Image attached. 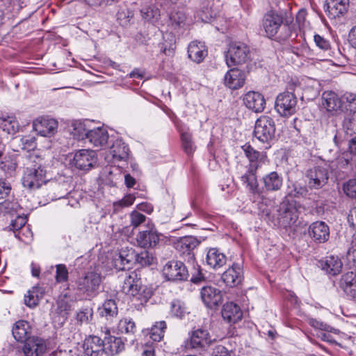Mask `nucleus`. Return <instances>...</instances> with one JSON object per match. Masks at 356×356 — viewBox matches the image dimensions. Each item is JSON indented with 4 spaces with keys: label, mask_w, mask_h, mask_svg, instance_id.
Here are the masks:
<instances>
[{
    "label": "nucleus",
    "mask_w": 356,
    "mask_h": 356,
    "mask_svg": "<svg viewBox=\"0 0 356 356\" xmlns=\"http://www.w3.org/2000/svg\"><path fill=\"white\" fill-rule=\"evenodd\" d=\"M241 148L245 156L248 159V169H251V171L257 170L267 162L266 154L263 152L255 150L248 143L243 145Z\"/></svg>",
    "instance_id": "dca6fc26"
},
{
    "label": "nucleus",
    "mask_w": 356,
    "mask_h": 356,
    "mask_svg": "<svg viewBox=\"0 0 356 356\" xmlns=\"http://www.w3.org/2000/svg\"><path fill=\"white\" fill-rule=\"evenodd\" d=\"M211 339L207 330H194L190 337V345L193 348H203L210 345Z\"/></svg>",
    "instance_id": "a878e982"
},
{
    "label": "nucleus",
    "mask_w": 356,
    "mask_h": 356,
    "mask_svg": "<svg viewBox=\"0 0 356 356\" xmlns=\"http://www.w3.org/2000/svg\"><path fill=\"white\" fill-rule=\"evenodd\" d=\"M322 269L327 273L335 275L340 273L342 262L338 257L330 256L321 263Z\"/></svg>",
    "instance_id": "58836bf2"
},
{
    "label": "nucleus",
    "mask_w": 356,
    "mask_h": 356,
    "mask_svg": "<svg viewBox=\"0 0 356 356\" xmlns=\"http://www.w3.org/2000/svg\"><path fill=\"white\" fill-rule=\"evenodd\" d=\"M245 80V73L238 69L229 70L224 76L225 85L232 90H236L241 88Z\"/></svg>",
    "instance_id": "aec40b11"
},
{
    "label": "nucleus",
    "mask_w": 356,
    "mask_h": 356,
    "mask_svg": "<svg viewBox=\"0 0 356 356\" xmlns=\"http://www.w3.org/2000/svg\"><path fill=\"white\" fill-rule=\"evenodd\" d=\"M16 142L19 143L22 149L27 152L34 150L37 147L35 138L33 136H23L19 139H16Z\"/></svg>",
    "instance_id": "603ef678"
},
{
    "label": "nucleus",
    "mask_w": 356,
    "mask_h": 356,
    "mask_svg": "<svg viewBox=\"0 0 356 356\" xmlns=\"http://www.w3.org/2000/svg\"><path fill=\"white\" fill-rule=\"evenodd\" d=\"M44 291L38 286H33L28 291L24 296V303L29 307H34L39 303L40 300L43 297Z\"/></svg>",
    "instance_id": "ea45409f"
},
{
    "label": "nucleus",
    "mask_w": 356,
    "mask_h": 356,
    "mask_svg": "<svg viewBox=\"0 0 356 356\" xmlns=\"http://www.w3.org/2000/svg\"><path fill=\"white\" fill-rule=\"evenodd\" d=\"M136 197L133 194L126 195L122 200L113 203V209L115 212L121 209L128 207L132 205L135 201Z\"/></svg>",
    "instance_id": "6e6d98bb"
},
{
    "label": "nucleus",
    "mask_w": 356,
    "mask_h": 356,
    "mask_svg": "<svg viewBox=\"0 0 356 356\" xmlns=\"http://www.w3.org/2000/svg\"><path fill=\"white\" fill-rule=\"evenodd\" d=\"M343 128L346 134L352 136L356 134V120L347 117L343 122Z\"/></svg>",
    "instance_id": "13d9d810"
},
{
    "label": "nucleus",
    "mask_w": 356,
    "mask_h": 356,
    "mask_svg": "<svg viewBox=\"0 0 356 356\" xmlns=\"http://www.w3.org/2000/svg\"><path fill=\"white\" fill-rule=\"evenodd\" d=\"M27 222L26 216H18L15 220L11 222V229L15 234L20 229L26 227Z\"/></svg>",
    "instance_id": "052dcab7"
},
{
    "label": "nucleus",
    "mask_w": 356,
    "mask_h": 356,
    "mask_svg": "<svg viewBox=\"0 0 356 356\" xmlns=\"http://www.w3.org/2000/svg\"><path fill=\"white\" fill-rule=\"evenodd\" d=\"M314 40L315 42V44L318 47H319L323 51H328V54L330 56V42L321 36L320 35L316 34L314 36Z\"/></svg>",
    "instance_id": "0e129e2a"
},
{
    "label": "nucleus",
    "mask_w": 356,
    "mask_h": 356,
    "mask_svg": "<svg viewBox=\"0 0 356 356\" xmlns=\"http://www.w3.org/2000/svg\"><path fill=\"white\" fill-rule=\"evenodd\" d=\"M136 327L134 321L129 318L121 319L118 324V330L121 333L134 334Z\"/></svg>",
    "instance_id": "09e8293b"
},
{
    "label": "nucleus",
    "mask_w": 356,
    "mask_h": 356,
    "mask_svg": "<svg viewBox=\"0 0 356 356\" xmlns=\"http://www.w3.org/2000/svg\"><path fill=\"white\" fill-rule=\"evenodd\" d=\"M167 328L165 321H161L156 322L150 329L143 330L145 335H149V338L154 341H160L164 337V333Z\"/></svg>",
    "instance_id": "f704fd0d"
},
{
    "label": "nucleus",
    "mask_w": 356,
    "mask_h": 356,
    "mask_svg": "<svg viewBox=\"0 0 356 356\" xmlns=\"http://www.w3.org/2000/svg\"><path fill=\"white\" fill-rule=\"evenodd\" d=\"M41 159L35 155H31L29 158V163L22 177V184L29 189L40 188L46 182V172L40 162Z\"/></svg>",
    "instance_id": "f257e3e1"
},
{
    "label": "nucleus",
    "mask_w": 356,
    "mask_h": 356,
    "mask_svg": "<svg viewBox=\"0 0 356 356\" xmlns=\"http://www.w3.org/2000/svg\"><path fill=\"white\" fill-rule=\"evenodd\" d=\"M334 161L321 162L306 172L308 186L310 189H320L325 186L329 179V172L333 170Z\"/></svg>",
    "instance_id": "7ed1b4c3"
},
{
    "label": "nucleus",
    "mask_w": 356,
    "mask_h": 356,
    "mask_svg": "<svg viewBox=\"0 0 356 356\" xmlns=\"http://www.w3.org/2000/svg\"><path fill=\"white\" fill-rule=\"evenodd\" d=\"M56 276L55 279L56 282L62 283L68 280L69 273L68 270L65 264H57L56 265Z\"/></svg>",
    "instance_id": "4d7b16f0"
},
{
    "label": "nucleus",
    "mask_w": 356,
    "mask_h": 356,
    "mask_svg": "<svg viewBox=\"0 0 356 356\" xmlns=\"http://www.w3.org/2000/svg\"><path fill=\"white\" fill-rule=\"evenodd\" d=\"M199 244L200 241L196 237L186 236L179 238L175 243V247L180 256L185 257V260L191 262L195 259L193 250Z\"/></svg>",
    "instance_id": "1a4fd4ad"
},
{
    "label": "nucleus",
    "mask_w": 356,
    "mask_h": 356,
    "mask_svg": "<svg viewBox=\"0 0 356 356\" xmlns=\"http://www.w3.org/2000/svg\"><path fill=\"white\" fill-rule=\"evenodd\" d=\"M211 356H232L229 352L225 346H217L213 350Z\"/></svg>",
    "instance_id": "338daca9"
},
{
    "label": "nucleus",
    "mask_w": 356,
    "mask_h": 356,
    "mask_svg": "<svg viewBox=\"0 0 356 356\" xmlns=\"http://www.w3.org/2000/svg\"><path fill=\"white\" fill-rule=\"evenodd\" d=\"M102 282L100 273L88 271L76 280V291L86 299L92 298L99 293Z\"/></svg>",
    "instance_id": "f03ea898"
},
{
    "label": "nucleus",
    "mask_w": 356,
    "mask_h": 356,
    "mask_svg": "<svg viewBox=\"0 0 356 356\" xmlns=\"http://www.w3.org/2000/svg\"><path fill=\"white\" fill-rule=\"evenodd\" d=\"M348 261L356 268V245L352 246L347 252Z\"/></svg>",
    "instance_id": "774afa93"
},
{
    "label": "nucleus",
    "mask_w": 356,
    "mask_h": 356,
    "mask_svg": "<svg viewBox=\"0 0 356 356\" xmlns=\"http://www.w3.org/2000/svg\"><path fill=\"white\" fill-rule=\"evenodd\" d=\"M309 236L316 243H325L330 236L329 227L323 221H316L309 227Z\"/></svg>",
    "instance_id": "412c9836"
},
{
    "label": "nucleus",
    "mask_w": 356,
    "mask_h": 356,
    "mask_svg": "<svg viewBox=\"0 0 356 356\" xmlns=\"http://www.w3.org/2000/svg\"><path fill=\"white\" fill-rule=\"evenodd\" d=\"M11 187L9 183L0 179V199L6 198L10 193Z\"/></svg>",
    "instance_id": "69168bd1"
},
{
    "label": "nucleus",
    "mask_w": 356,
    "mask_h": 356,
    "mask_svg": "<svg viewBox=\"0 0 356 356\" xmlns=\"http://www.w3.org/2000/svg\"><path fill=\"white\" fill-rule=\"evenodd\" d=\"M250 58L249 47L241 42H232L225 54V61L228 67L245 63Z\"/></svg>",
    "instance_id": "39448f33"
},
{
    "label": "nucleus",
    "mask_w": 356,
    "mask_h": 356,
    "mask_svg": "<svg viewBox=\"0 0 356 356\" xmlns=\"http://www.w3.org/2000/svg\"><path fill=\"white\" fill-rule=\"evenodd\" d=\"M105 329L103 339L104 351L107 356H113L124 350V346L120 338L111 336L110 330L107 328Z\"/></svg>",
    "instance_id": "a211bd4d"
},
{
    "label": "nucleus",
    "mask_w": 356,
    "mask_h": 356,
    "mask_svg": "<svg viewBox=\"0 0 356 356\" xmlns=\"http://www.w3.org/2000/svg\"><path fill=\"white\" fill-rule=\"evenodd\" d=\"M297 98L293 93L284 92L276 98L275 108L282 116H289L296 111Z\"/></svg>",
    "instance_id": "6e6552de"
},
{
    "label": "nucleus",
    "mask_w": 356,
    "mask_h": 356,
    "mask_svg": "<svg viewBox=\"0 0 356 356\" xmlns=\"http://www.w3.org/2000/svg\"><path fill=\"white\" fill-rule=\"evenodd\" d=\"M170 312L173 316L179 318H183L188 313L185 304L179 300H175L171 302Z\"/></svg>",
    "instance_id": "de8ad7c7"
},
{
    "label": "nucleus",
    "mask_w": 356,
    "mask_h": 356,
    "mask_svg": "<svg viewBox=\"0 0 356 356\" xmlns=\"http://www.w3.org/2000/svg\"><path fill=\"white\" fill-rule=\"evenodd\" d=\"M98 311L101 316L105 317L107 320L118 315V309L115 300L113 299L106 300Z\"/></svg>",
    "instance_id": "a19ab883"
},
{
    "label": "nucleus",
    "mask_w": 356,
    "mask_h": 356,
    "mask_svg": "<svg viewBox=\"0 0 356 356\" xmlns=\"http://www.w3.org/2000/svg\"><path fill=\"white\" fill-rule=\"evenodd\" d=\"M154 262V257L152 253L148 251L143 250L136 254L135 263L145 266L152 264Z\"/></svg>",
    "instance_id": "5fc2aeb1"
},
{
    "label": "nucleus",
    "mask_w": 356,
    "mask_h": 356,
    "mask_svg": "<svg viewBox=\"0 0 356 356\" xmlns=\"http://www.w3.org/2000/svg\"><path fill=\"white\" fill-rule=\"evenodd\" d=\"M108 133L102 127L90 129L88 133V140L94 146L102 147L106 145L108 140Z\"/></svg>",
    "instance_id": "cd10ccee"
},
{
    "label": "nucleus",
    "mask_w": 356,
    "mask_h": 356,
    "mask_svg": "<svg viewBox=\"0 0 356 356\" xmlns=\"http://www.w3.org/2000/svg\"><path fill=\"white\" fill-rule=\"evenodd\" d=\"M73 127L72 133L74 138L78 140L88 138V133L90 131V129L87 128V125L85 122H75L73 124Z\"/></svg>",
    "instance_id": "8fccbe9b"
},
{
    "label": "nucleus",
    "mask_w": 356,
    "mask_h": 356,
    "mask_svg": "<svg viewBox=\"0 0 356 356\" xmlns=\"http://www.w3.org/2000/svg\"><path fill=\"white\" fill-rule=\"evenodd\" d=\"M263 183L267 191H278L282 186V177L277 172H271L263 177Z\"/></svg>",
    "instance_id": "e433bc0d"
},
{
    "label": "nucleus",
    "mask_w": 356,
    "mask_h": 356,
    "mask_svg": "<svg viewBox=\"0 0 356 356\" xmlns=\"http://www.w3.org/2000/svg\"><path fill=\"white\" fill-rule=\"evenodd\" d=\"M93 311L89 307H83L76 313V321L78 325L88 324L92 318Z\"/></svg>",
    "instance_id": "a18cd8bd"
},
{
    "label": "nucleus",
    "mask_w": 356,
    "mask_h": 356,
    "mask_svg": "<svg viewBox=\"0 0 356 356\" xmlns=\"http://www.w3.org/2000/svg\"><path fill=\"white\" fill-rule=\"evenodd\" d=\"M129 147L122 139L114 141L110 148V154L115 161H125L129 156Z\"/></svg>",
    "instance_id": "c756f323"
},
{
    "label": "nucleus",
    "mask_w": 356,
    "mask_h": 356,
    "mask_svg": "<svg viewBox=\"0 0 356 356\" xmlns=\"http://www.w3.org/2000/svg\"><path fill=\"white\" fill-rule=\"evenodd\" d=\"M254 136L263 143H269L275 137V124L268 115L260 116L255 122Z\"/></svg>",
    "instance_id": "20e7f679"
},
{
    "label": "nucleus",
    "mask_w": 356,
    "mask_h": 356,
    "mask_svg": "<svg viewBox=\"0 0 356 356\" xmlns=\"http://www.w3.org/2000/svg\"><path fill=\"white\" fill-rule=\"evenodd\" d=\"M298 218V209L293 202H283L279 209L278 222L283 227H291Z\"/></svg>",
    "instance_id": "9d476101"
},
{
    "label": "nucleus",
    "mask_w": 356,
    "mask_h": 356,
    "mask_svg": "<svg viewBox=\"0 0 356 356\" xmlns=\"http://www.w3.org/2000/svg\"><path fill=\"white\" fill-rule=\"evenodd\" d=\"M31 332V327L29 323L26 321H17L13 327V335L14 338L19 342L24 343L31 337H28Z\"/></svg>",
    "instance_id": "72a5a7b5"
},
{
    "label": "nucleus",
    "mask_w": 356,
    "mask_h": 356,
    "mask_svg": "<svg viewBox=\"0 0 356 356\" xmlns=\"http://www.w3.org/2000/svg\"><path fill=\"white\" fill-rule=\"evenodd\" d=\"M136 253L132 248H122L119 252L118 259L116 261L120 260L122 266H120L119 268L124 270L126 266L125 265H130L135 263Z\"/></svg>",
    "instance_id": "37998d69"
},
{
    "label": "nucleus",
    "mask_w": 356,
    "mask_h": 356,
    "mask_svg": "<svg viewBox=\"0 0 356 356\" xmlns=\"http://www.w3.org/2000/svg\"><path fill=\"white\" fill-rule=\"evenodd\" d=\"M146 220V216L138 211H133L130 213V224L134 228L138 227L140 225L143 223Z\"/></svg>",
    "instance_id": "bf43d9fd"
},
{
    "label": "nucleus",
    "mask_w": 356,
    "mask_h": 356,
    "mask_svg": "<svg viewBox=\"0 0 356 356\" xmlns=\"http://www.w3.org/2000/svg\"><path fill=\"white\" fill-rule=\"evenodd\" d=\"M257 170L251 171L248 169L246 172L241 177L243 184H246L250 191L254 194L259 193V185L256 175Z\"/></svg>",
    "instance_id": "79ce46f5"
},
{
    "label": "nucleus",
    "mask_w": 356,
    "mask_h": 356,
    "mask_svg": "<svg viewBox=\"0 0 356 356\" xmlns=\"http://www.w3.org/2000/svg\"><path fill=\"white\" fill-rule=\"evenodd\" d=\"M153 294L152 289L147 285L143 284L140 288L136 289V292L129 293L133 298L140 302V305L146 303Z\"/></svg>",
    "instance_id": "c03bdc74"
},
{
    "label": "nucleus",
    "mask_w": 356,
    "mask_h": 356,
    "mask_svg": "<svg viewBox=\"0 0 356 356\" xmlns=\"http://www.w3.org/2000/svg\"><path fill=\"white\" fill-rule=\"evenodd\" d=\"M84 353L88 356H100L104 351V341L98 336H90L83 342Z\"/></svg>",
    "instance_id": "4be33fe9"
},
{
    "label": "nucleus",
    "mask_w": 356,
    "mask_h": 356,
    "mask_svg": "<svg viewBox=\"0 0 356 356\" xmlns=\"http://www.w3.org/2000/svg\"><path fill=\"white\" fill-rule=\"evenodd\" d=\"M33 128L38 134L44 137H51L57 131L58 122L53 118L40 117L33 121Z\"/></svg>",
    "instance_id": "f3484780"
},
{
    "label": "nucleus",
    "mask_w": 356,
    "mask_h": 356,
    "mask_svg": "<svg viewBox=\"0 0 356 356\" xmlns=\"http://www.w3.org/2000/svg\"><path fill=\"white\" fill-rule=\"evenodd\" d=\"M263 28L268 38L275 36L283 24V17L281 14L270 10L263 18Z\"/></svg>",
    "instance_id": "4468645a"
},
{
    "label": "nucleus",
    "mask_w": 356,
    "mask_h": 356,
    "mask_svg": "<svg viewBox=\"0 0 356 356\" xmlns=\"http://www.w3.org/2000/svg\"><path fill=\"white\" fill-rule=\"evenodd\" d=\"M15 236L19 240L27 243L32 239L33 233L30 228L28 226H26V227L20 229L17 233H15Z\"/></svg>",
    "instance_id": "e2e57ef3"
},
{
    "label": "nucleus",
    "mask_w": 356,
    "mask_h": 356,
    "mask_svg": "<svg viewBox=\"0 0 356 356\" xmlns=\"http://www.w3.org/2000/svg\"><path fill=\"white\" fill-rule=\"evenodd\" d=\"M0 127L8 134H15L18 131L19 124L14 115H2L0 117Z\"/></svg>",
    "instance_id": "4c0bfd02"
},
{
    "label": "nucleus",
    "mask_w": 356,
    "mask_h": 356,
    "mask_svg": "<svg viewBox=\"0 0 356 356\" xmlns=\"http://www.w3.org/2000/svg\"><path fill=\"white\" fill-rule=\"evenodd\" d=\"M349 0H327L325 11L331 18L342 16L348 10Z\"/></svg>",
    "instance_id": "b1692460"
},
{
    "label": "nucleus",
    "mask_w": 356,
    "mask_h": 356,
    "mask_svg": "<svg viewBox=\"0 0 356 356\" xmlns=\"http://www.w3.org/2000/svg\"><path fill=\"white\" fill-rule=\"evenodd\" d=\"M159 241V235L155 229L140 232L136 236L137 244L143 248H153Z\"/></svg>",
    "instance_id": "5701e85b"
},
{
    "label": "nucleus",
    "mask_w": 356,
    "mask_h": 356,
    "mask_svg": "<svg viewBox=\"0 0 356 356\" xmlns=\"http://www.w3.org/2000/svg\"><path fill=\"white\" fill-rule=\"evenodd\" d=\"M49 186L54 191V195L51 199H60L68 194L70 184L65 177H60L57 181H49Z\"/></svg>",
    "instance_id": "473e14b6"
},
{
    "label": "nucleus",
    "mask_w": 356,
    "mask_h": 356,
    "mask_svg": "<svg viewBox=\"0 0 356 356\" xmlns=\"http://www.w3.org/2000/svg\"><path fill=\"white\" fill-rule=\"evenodd\" d=\"M207 54V51L203 42L193 41L188 47V57L197 63L202 62Z\"/></svg>",
    "instance_id": "2f4dec72"
},
{
    "label": "nucleus",
    "mask_w": 356,
    "mask_h": 356,
    "mask_svg": "<svg viewBox=\"0 0 356 356\" xmlns=\"http://www.w3.org/2000/svg\"><path fill=\"white\" fill-rule=\"evenodd\" d=\"M224 284L228 287L239 285L243 280V269L238 263H234L221 275Z\"/></svg>",
    "instance_id": "2eb2a0df"
},
{
    "label": "nucleus",
    "mask_w": 356,
    "mask_h": 356,
    "mask_svg": "<svg viewBox=\"0 0 356 356\" xmlns=\"http://www.w3.org/2000/svg\"><path fill=\"white\" fill-rule=\"evenodd\" d=\"M339 286L348 296L356 298V273L351 271L343 274L340 279Z\"/></svg>",
    "instance_id": "bb28decb"
},
{
    "label": "nucleus",
    "mask_w": 356,
    "mask_h": 356,
    "mask_svg": "<svg viewBox=\"0 0 356 356\" xmlns=\"http://www.w3.org/2000/svg\"><path fill=\"white\" fill-rule=\"evenodd\" d=\"M342 99L333 91H325L321 96V105L331 115H337L343 112Z\"/></svg>",
    "instance_id": "f8f14e48"
},
{
    "label": "nucleus",
    "mask_w": 356,
    "mask_h": 356,
    "mask_svg": "<svg viewBox=\"0 0 356 356\" xmlns=\"http://www.w3.org/2000/svg\"><path fill=\"white\" fill-rule=\"evenodd\" d=\"M142 285L140 274L137 271L134 270L126 273L122 289L124 293L129 295L136 292V289L140 288Z\"/></svg>",
    "instance_id": "c85d7f7f"
},
{
    "label": "nucleus",
    "mask_w": 356,
    "mask_h": 356,
    "mask_svg": "<svg viewBox=\"0 0 356 356\" xmlns=\"http://www.w3.org/2000/svg\"><path fill=\"white\" fill-rule=\"evenodd\" d=\"M181 140L184 152L188 155L192 154L195 150V147L191 134L188 132H181Z\"/></svg>",
    "instance_id": "3c124183"
},
{
    "label": "nucleus",
    "mask_w": 356,
    "mask_h": 356,
    "mask_svg": "<svg viewBox=\"0 0 356 356\" xmlns=\"http://www.w3.org/2000/svg\"><path fill=\"white\" fill-rule=\"evenodd\" d=\"M343 111H346L350 113L356 112V98L353 94H346L343 97Z\"/></svg>",
    "instance_id": "864d4df0"
},
{
    "label": "nucleus",
    "mask_w": 356,
    "mask_h": 356,
    "mask_svg": "<svg viewBox=\"0 0 356 356\" xmlns=\"http://www.w3.org/2000/svg\"><path fill=\"white\" fill-rule=\"evenodd\" d=\"M200 298L204 305L209 309H216L222 302V291L212 285H205L201 288Z\"/></svg>",
    "instance_id": "9b49d317"
},
{
    "label": "nucleus",
    "mask_w": 356,
    "mask_h": 356,
    "mask_svg": "<svg viewBox=\"0 0 356 356\" xmlns=\"http://www.w3.org/2000/svg\"><path fill=\"white\" fill-rule=\"evenodd\" d=\"M224 321L229 323H236L241 319L243 314L240 307L234 302L225 303L221 311Z\"/></svg>",
    "instance_id": "393cba45"
},
{
    "label": "nucleus",
    "mask_w": 356,
    "mask_h": 356,
    "mask_svg": "<svg viewBox=\"0 0 356 356\" xmlns=\"http://www.w3.org/2000/svg\"><path fill=\"white\" fill-rule=\"evenodd\" d=\"M74 300L68 293H61L57 300V310L63 316L67 318L72 310Z\"/></svg>",
    "instance_id": "c9c22d12"
},
{
    "label": "nucleus",
    "mask_w": 356,
    "mask_h": 356,
    "mask_svg": "<svg viewBox=\"0 0 356 356\" xmlns=\"http://www.w3.org/2000/svg\"><path fill=\"white\" fill-rule=\"evenodd\" d=\"M245 106L255 113L264 111L266 105V100L264 96L259 92L250 91L247 92L243 99Z\"/></svg>",
    "instance_id": "6ab92c4d"
},
{
    "label": "nucleus",
    "mask_w": 356,
    "mask_h": 356,
    "mask_svg": "<svg viewBox=\"0 0 356 356\" xmlns=\"http://www.w3.org/2000/svg\"><path fill=\"white\" fill-rule=\"evenodd\" d=\"M343 189L347 196L356 198V179H350L344 184Z\"/></svg>",
    "instance_id": "680f3d73"
},
{
    "label": "nucleus",
    "mask_w": 356,
    "mask_h": 356,
    "mask_svg": "<svg viewBox=\"0 0 356 356\" xmlns=\"http://www.w3.org/2000/svg\"><path fill=\"white\" fill-rule=\"evenodd\" d=\"M207 264L214 269L223 266L227 261V257L217 248H210L206 257Z\"/></svg>",
    "instance_id": "7c9ffc66"
},
{
    "label": "nucleus",
    "mask_w": 356,
    "mask_h": 356,
    "mask_svg": "<svg viewBox=\"0 0 356 356\" xmlns=\"http://www.w3.org/2000/svg\"><path fill=\"white\" fill-rule=\"evenodd\" d=\"M97 162V156L95 151L81 149L76 151L70 165L79 170L88 171Z\"/></svg>",
    "instance_id": "423d86ee"
},
{
    "label": "nucleus",
    "mask_w": 356,
    "mask_h": 356,
    "mask_svg": "<svg viewBox=\"0 0 356 356\" xmlns=\"http://www.w3.org/2000/svg\"><path fill=\"white\" fill-rule=\"evenodd\" d=\"M140 13L143 19L151 22L158 20L160 17V10L154 6H149L143 8L140 10Z\"/></svg>",
    "instance_id": "49530a36"
},
{
    "label": "nucleus",
    "mask_w": 356,
    "mask_h": 356,
    "mask_svg": "<svg viewBox=\"0 0 356 356\" xmlns=\"http://www.w3.org/2000/svg\"><path fill=\"white\" fill-rule=\"evenodd\" d=\"M163 275L169 281L181 282L188 277V271L184 264L180 261H168L163 268Z\"/></svg>",
    "instance_id": "0eeeda50"
},
{
    "label": "nucleus",
    "mask_w": 356,
    "mask_h": 356,
    "mask_svg": "<svg viewBox=\"0 0 356 356\" xmlns=\"http://www.w3.org/2000/svg\"><path fill=\"white\" fill-rule=\"evenodd\" d=\"M47 349V344L44 339L38 337H31L23 344L22 356H43Z\"/></svg>",
    "instance_id": "ddd939ff"
}]
</instances>
